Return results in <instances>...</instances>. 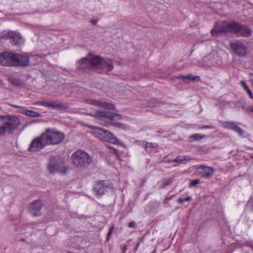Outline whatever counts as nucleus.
I'll return each instance as SVG.
<instances>
[{
    "label": "nucleus",
    "mask_w": 253,
    "mask_h": 253,
    "mask_svg": "<svg viewBox=\"0 0 253 253\" xmlns=\"http://www.w3.org/2000/svg\"><path fill=\"white\" fill-rule=\"evenodd\" d=\"M78 64V69L82 71L94 69L99 72H108L113 69L114 67L111 60H104L98 56L91 54L80 60Z\"/></svg>",
    "instance_id": "1"
},
{
    "label": "nucleus",
    "mask_w": 253,
    "mask_h": 253,
    "mask_svg": "<svg viewBox=\"0 0 253 253\" xmlns=\"http://www.w3.org/2000/svg\"><path fill=\"white\" fill-rule=\"evenodd\" d=\"M240 24L236 22H223L217 24L211 31L213 36L228 33H235L237 35Z\"/></svg>",
    "instance_id": "2"
},
{
    "label": "nucleus",
    "mask_w": 253,
    "mask_h": 253,
    "mask_svg": "<svg viewBox=\"0 0 253 253\" xmlns=\"http://www.w3.org/2000/svg\"><path fill=\"white\" fill-rule=\"evenodd\" d=\"M73 165L79 169L87 168L91 161L90 156L85 152L78 150L72 155Z\"/></svg>",
    "instance_id": "3"
},
{
    "label": "nucleus",
    "mask_w": 253,
    "mask_h": 253,
    "mask_svg": "<svg viewBox=\"0 0 253 253\" xmlns=\"http://www.w3.org/2000/svg\"><path fill=\"white\" fill-rule=\"evenodd\" d=\"M20 121L15 116H7L2 120V124L0 126L1 135L11 134L20 126Z\"/></svg>",
    "instance_id": "4"
},
{
    "label": "nucleus",
    "mask_w": 253,
    "mask_h": 253,
    "mask_svg": "<svg viewBox=\"0 0 253 253\" xmlns=\"http://www.w3.org/2000/svg\"><path fill=\"white\" fill-rule=\"evenodd\" d=\"M47 145H56L60 143L64 139L63 132L54 129L48 128L43 133Z\"/></svg>",
    "instance_id": "5"
},
{
    "label": "nucleus",
    "mask_w": 253,
    "mask_h": 253,
    "mask_svg": "<svg viewBox=\"0 0 253 253\" xmlns=\"http://www.w3.org/2000/svg\"><path fill=\"white\" fill-rule=\"evenodd\" d=\"M89 127L93 129L92 133L95 137H98L100 139L104 141L110 142L114 144H117L118 143L119 141L116 137H115L113 134L107 130L93 126H90Z\"/></svg>",
    "instance_id": "6"
},
{
    "label": "nucleus",
    "mask_w": 253,
    "mask_h": 253,
    "mask_svg": "<svg viewBox=\"0 0 253 253\" xmlns=\"http://www.w3.org/2000/svg\"><path fill=\"white\" fill-rule=\"evenodd\" d=\"M48 169L51 173L56 172L65 173L68 170V168L62 160L57 157H52L48 165Z\"/></svg>",
    "instance_id": "7"
},
{
    "label": "nucleus",
    "mask_w": 253,
    "mask_h": 253,
    "mask_svg": "<svg viewBox=\"0 0 253 253\" xmlns=\"http://www.w3.org/2000/svg\"><path fill=\"white\" fill-rule=\"evenodd\" d=\"M46 145L47 143L42 134L41 136L33 140L30 144L28 150L31 152H38L44 148Z\"/></svg>",
    "instance_id": "8"
},
{
    "label": "nucleus",
    "mask_w": 253,
    "mask_h": 253,
    "mask_svg": "<svg viewBox=\"0 0 253 253\" xmlns=\"http://www.w3.org/2000/svg\"><path fill=\"white\" fill-rule=\"evenodd\" d=\"M232 50L238 56L244 57L247 52V47L246 45L240 41H236L230 43Z\"/></svg>",
    "instance_id": "9"
},
{
    "label": "nucleus",
    "mask_w": 253,
    "mask_h": 253,
    "mask_svg": "<svg viewBox=\"0 0 253 253\" xmlns=\"http://www.w3.org/2000/svg\"><path fill=\"white\" fill-rule=\"evenodd\" d=\"M29 63L28 57L13 53L12 66H27Z\"/></svg>",
    "instance_id": "10"
},
{
    "label": "nucleus",
    "mask_w": 253,
    "mask_h": 253,
    "mask_svg": "<svg viewBox=\"0 0 253 253\" xmlns=\"http://www.w3.org/2000/svg\"><path fill=\"white\" fill-rule=\"evenodd\" d=\"M92 116L98 119L105 118L109 119L111 120H113L115 117H117L119 119H122L123 118L121 115L116 114L111 112L106 111H97L95 112L94 114L92 115Z\"/></svg>",
    "instance_id": "11"
},
{
    "label": "nucleus",
    "mask_w": 253,
    "mask_h": 253,
    "mask_svg": "<svg viewBox=\"0 0 253 253\" xmlns=\"http://www.w3.org/2000/svg\"><path fill=\"white\" fill-rule=\"evenodd\" d=\"M12 52L0 53V65L4 66H12Z\"/></svg>",
    "instance_id": "12"
},
{
    "label": "nucleus",
    "mask_w": 253,
    "mask_h": 253,
    "mask_svg": "<svg viewBox=\"0 0 253 253\" xmlns=\"http://www.w3.org/2000/svg\"><path fill=\"white\" fill-rule=\"evenodd\" d=\"M107 187L105 181H98L94 184L93 190L96 195L101 196L105 194Z\"/></svg>",
    "instance_id": "13"
},
{
    "label": "nucleus",
    "mask_w": 253,
    "mask_h": 253,
    "mask_svg": "<svg viewBox=\"0 0 253 253\" xmlns=\"http://www.w3.org/2000/svg\"><path fill=\"white\" fill-rule=\"evenodd\" d=\"M42 206V202L40 200L34 201L29 206V210L34 216L41 214V210Z\"/></svg>",
    "instance_id": "14"
},
{
    "label": "nucleus",
    "mask_w": 253,
    "mask_h": 253,
    "mask_svg": "<svg viewBox=\"0 0 253 253\" xmlns=\"http://www.w3.org/2000/svg\"><path fill=\"white\" fill-rule=\"evenodd\" d=\"M87 103L90 105L97 106L105 109H115V106L112 104L108 103L105 101H101L94 99H88L86 101Z\"/></svg>",
    "instance_id": "15"
},
{
    "label": "nucleus",
    "mask_w": 253,
    "mask_h": 253,
    "mask_svg": "<svg viewBox=\"0 0 253 253\" xmlns=\"http://www.w3.org/2000/svg\"><path fill=\"white\" fill-rule=\"evenodd\" d=\"M198 169H202L201 171L199 172V175L201 177H208L212 175L214 172L213 169L211 167L203 165L199 166Z\"/></svg>",
    "instance_id": "16"
},
{
    "label": "nucleus",
    "mask_w": 253,
    "mask_h": 253,
    "mask_svg": "<svg viewBox=\"0 0 253 253\" xmlns=\"http://www.w3.org/2000/svg\"><path fill=\"white\" fill-rule=\"evenodd\" d=\"M9 39L14 45H19L23 42V38L21 37L20 33L15 32H12Z\"/></svg>",
    "instance_id": "17"
},
{
    "label": "nucleus",
    "mask_w": 253,
    "mask_h": 253,
    "mask_svg": "<svg viewBox=\"0 0 253 253\" xmlns=\"http://www.w3.org/2000/svg\"><path fill=\"white\" fill-rule=\"evenodd\" d=\"M58 102V101H46V100H42L41 101H38L34 103L35 105H41L43 106H45L46 107L51 108L53 109H57V105Z\"/></svg>",
    "instance_id": "18"
},
{
    "label": "nucleus",
    "mask_w": 253,
    "mask_h": 253,
    "mask_svg": "<svg viewBox=\"0 0 253 253\" xmlns=\"http://www.w3.org/2000/svg\"><path fill=\"white\" fill-rule=\"evenodd\" d=\"M252 33V31L251 29L245 25L240 24L237 35L248 37L250 36Z\"/></svg>",
    "instance_id": "19"
},
{
    "label": "nucleus",
    "mask_w": 253,
    "mask_h": 253,
    "mask_svg": "<svg viewBox=\"0 0 253 253\" xmlns=\"http://www.w3.org/2000/svg\"><path fill=\"white\" fill-rule=\"evenodd\" d=\"M178 79H182L184 82L186 83H189V82L187 81V80H191L192 81H194L196 80L200 81V78L198 76H195L192 74H188L187 76H183L182 75H180L177 77Z\"/></svg>",
    "instance_id": "20"
},
{
    "label": "nucleus",
    "mask_w": 253,
    "mask_h": 253,
    "mask_svg": "<svg viewBox=\"0 0 253 253\" xmlns=\"http://www.w3.org/2000/svg\"><path fill=\"white\" fill-rule=\"evenodd\" d=\"M8 81L12 84L16 86H20L23 84V82L19 78L12 76L8 77Z\"/></svg>",
    "instance_id": "21"
},
{
    "label": "nucleus",
    "mask_w": 253,
    "mask_h": 253,
    "mask_svg": "<svg viewBox=\"0 0 253 253\" xmlns=\"http://www.w3.org/2000/svg\"><path fill=\"white\" fill-rule=\"evenodd\" d=\"M192 160V158H190V157L184 156L183 158H182L178 156L175 158V159L173 160V162L179 163H185V161H191Z\"/></svg>",
    "instance_id": "22"
},
{
    "label": "nucleus",
    "mask_w": 253,
    "mask_h": 253,
    "mask_svg": "<svg viewBox=\"0 0 253 253\" xmlns=\"http://www.w3.org/2000/svg\"><path fill=\"white\" fill-rule=\"evenodd\" d=\"M143 145L144 146V148L146 150H147L149 148H157L158 144L155 143L148 142L147 141H143Z\"/></svg>",
    "instance_id": "23"
},
{
    "label": "nucleus",
    "mask_w": 253,
    "mask_h": 253,
    "mask_svg": "<svg viewBox=\"0 0 253 253\" xmlns=\"http://www.w3.org/2000/svg\"><path fill=\"white\" fill-rule=\"evenodd\" d=\"M11 31H3L0 33V39H10L11 33H12Z\"/></svg>",
    "instance_id": "24"
},
{
    "label": "nucleus",
    "mask_w": 253,
    "mask_h": 253,
    "mask_svg": "<svg viewBox=\"0 0 253 253\" xmlns=\"http://www.w3.org/2000/svg\"><path fill=\"white\" fill-rule=\"evenodd\" d=\"M25 115L32 117H39L40 116V114L39 113L28 109L25 112Z\"/></svg>",
    "instance_id": "25"
},
{
    "label": "nucleus",
    "mask_w": 253,
    "mask_h": 253,
    "mask_svg": "<svg viewBox=\"0 0 253 253\" xmlns=\"http://www.w3.org/2000/svg\"><path fill=\"white\" fill-rule=\"evenodd\" d=\"M205 137L206 136L205 135H201L198 133H195L189 136L190 138L193 139L194 141L201 140Z\"/></svg>",
    "instance_id": "26"
},
{
    "label": "nucleus",
    "mask_w": 253,
    "mask_h": 253,
    "mask_svg": "<svg viewBox=\"0 0 253 253\" xmlns=\"http://www.w3.org/2000/svg\"><path fill=\"white\" fill-rule=\"evenodd\" d=\"M69 108V105L67 104H63L58 102L57 109L60 111H65Z\"/></svg>",
    "instance_id": "27"
},
{
    "label": "nucleus",
    "mask_w": 253,
    "mask_h": 253,
    "mask_svg": "<svg viewBox=\"0 0 253 253\" xmlns=\"http://www.w3.org/2000/svg\"><path fill=\"white\" fill-rule=\"evenodd\" d=\"M235 124V123L233 122H226L222 123V126L225 128L232 129Z\"/></svg>",
    "instance_id": "28"
},
{
    "label": "nucleus",
    "mask_w": 253,
    "mask_h": 253,
    "mask_svg": "<svg viewBox=\"0 0 253 253\" xmlns=\"http://www.w3.org/2000/svg\"><path fill=\"white\" fill-rule=\"evenodd\" d=\"M232 130L237 132L240 135H243L244 132V130L236 124L234 125Z\"/></svg>",
    "instance_id": "29"
},
{
    "label": "nucleus",
    "mask_w": 253,
    "mask_h": 253,
    "mask_svg": "<svg viewBox=\"0 0 253 253\" xmlns=\"http://www.w3.org/2000/svg\"><path fill=\"white\" fill-rule=\"evenodd\" d=\"M191 200V197L188 196L184 198H179L177 200V202L179 204H182L184 202H189Z\"/></svg>",
    "instance_id": "30"
},
{
    "label": "nucleus",
    "mask_w": 253,
    "mask_h": 253,
    "mask_svg": "<svg viewBox=\"0 0 253 253\" xmlns=\"http://www.w3.org/2000/svg\"><path fill=\"white\" fill-rule=\"evenodd\" d=\"M110 152L115 154L117 158H119L120 157V154L118 150L110 147Z\"/></svg>",
    "instance_id": "31"
},
{
    "label": "nucleus",
    "mask_w": 253,
    "mask_h": 253,
    "mask_svg": "<svg viewBox=\"0 0 253 253\" xmlns=\"http://www.w3.org/2000/svg\"><path fill=\"white\" fill-rule=\"evenodd\" d=\"M112 126L118 128H125L126 127L125 125L118 122L112 123Z\"/></svg>",
    "instance_id": "32"
},
{
    "label": "nucleus",
    "mask_w": 253,
    "mask_h": 253,
    "mask_svg": "<svg viewBox=\"0 0 253 253\" xmlns=\"http://www.w3.org/2000/svg\"><path fill=\"white\" fill-rule=\"evenodd\" d=\"M200 183V180L199 179H195L191 181L189 185L190 186L193 187L196 185Z\"/></svg>",
    "instance_id": "33"
},
{
    "label": "nucleus",
    "mask_w": 253,
    "mask_h": 253,
    "mask_svg": "<svg viewBox=\"0 0 253 253\" xmlns=\"http://www.w3.org/2000/svg\"><path fill=\"white\" fill-rule=\"evenodd\" d=\"M172 182V180L171 179H169L167 180H166L165 182H164L163 184V185L162 186V188H164L167 186H168L169 185L171 182Z\"/></svg>",
    "instance_id": "34"
},
{
    "label": "nucleus",
    "mask_w": 253,
    "mask_h": 253,
    "mask_svg": "<svg viewBox=\"0 0 253 253\" xmlns=\"http://www.w3.org/2000/svg\"><path fill=\"white\" fill-rule=\"evenodd\" d=\"M241 84L243 86V87L244 88V89L246 91H247L248 90H249L250 89V88H249L248 86L247 85V84L245 83V82L243 81H242L241 82Z\"/></svg>",
    "instance_id": "35"
},
{
    "label": "nucleus",
    "mask_w": 253,
    "mask_h": 253,
    "mask_svg": "<svg viewBox=\"0 0 253 253\" xmlns=\"http://www.w3.org/2000/svg\"><path fill=\"white\" fill-rule=\"evenodd\" d=\"M136 224L134 221H131L129 223L128 227L130 228H135L136 227Z\"/></svg>",
    "instance_id": "36"
},
{
    "label": "nucleus",
    "mask_w": 253,
    "mask_h": 253,
    "mask_svg": "<svg viewBox=\"0 0 253 253\" xmlns=\"http://www.w3.org/2000/svg\"><path fill=\"white\" fill-rule=\"evenodd\" d=\"M214 128V127L211 126L206 125V126H203L200 127L199 128L200 129H211V128Z\"/></svg>",
    "instance_id": "37"
},
{
    "label": "nucleus",
    "mask_w": 253,
    "mask_h": 253,
    "mask_svg": "<svg viewBox=\"0 0 253 253\" xmlns=\"http://www.w3.org/2000/svg\"><path fill=\"white\" fill-rule=\"evenodd\" d=\"M21 110L19 111V112L21 114H23L24 115H25V112L27 111V110L26 108L22 107L20 108Z\"/></svg>",
    "instance_id": "38"
},
{
    "label": "nucleus",
    "mask_w": 253,
    "mask_h": 253,
    "mask_svg": "<svg viewBox=\"0 0 253 253\" xmlns=\"http://www.w3.org/2000/svg\"><path fill=\"white\" fill-rule=\"evenodd\" d=\"M113 227H112V228H111L108 233V237H107V240H109V237L112 234V233L113 232Z\"/></svg>",
    "instance_id": "39"
},
{
    "label": "nucleus",
    "mask_w": 253,
    "mask_h": 253,
    "mask_svg": "<svg viewBox=\"0 0 253 253\" xmlns=\"http://www.w3.org/2000/svg\"><path fill=\"white\" fill-rule=\"evenodd\" d=\"M247 92H248V94L249 95L250 97L251 98H253V93H252V92L251 90L250 89H249V90H248Z\"/></svg>",
    "instance_id": "40"
},
{
    "label": "nucleus",
    "mask_w": 253,
    "mask_h": 253,
    "mask_svg": "<svg viewBox=\"0 0 253 253\" xmlns=\"http://www.w3.org/2000/svg\"><path fill=\"white\" fill-rule=\"evenodd\" d=\"M173 196H170V197H167L165 198V200H164V202H166L167 201H168L169 200H170L171 199V198H172Z\"/></svg>",
    "instance_id": "41"
},
{
    "label": "nucleus",
    "mask_w": 253,
    "mask_h": 253,
    "mask_svg": "<svg viewBox=\"0 0 253 253\" xmlns=\"http://www.w3.org/2000/svg\"><path fill=\"white\" fill-rule=\"evenodd\" d=\"M126 250L127 246L126 245H124L122 249V253H126Z\"/></svg>",
    "instance_id": "42"
},
{
    "label": "nucleus",
    "mask_w": 253,
    "mask_h": 253,
    "mask_svg": "<svg viewBox=\"0 0 253 253\" xmlns=\"http://www.w3.org/2000/svg\"><path fill=\"white\" fill-rule=\"evenodd\" d=\"M139 245H140V242H138L136 245V247H135V251H136L138 249V248L139 247Z\"/></svg>",
    "instance_id": "43"
},
{
    "label": "nucleus",
    "mask_w": 253,
    "mask_h": 253,
    "mask_svg": "<svg viewBox=\"0 0 253 253\" xmlns=\"http://www.w3.org/2000/svg\"><path fill=\"white\" fill-rule=\"evenodd\" d=\"M248 109L249 111L253 113V105L250 106Z\"/></svg>",
    "instance_id": "44"
},
{
    "label": "nucleus",
    "mask_w": 253,
    "mask_h": 253,
    "mask_svg": "<svg viewBox=\"0 0 253 253\" xmlns=\"http://www.w3.org/2000/svg\"><path fill=\"white\" fill-rule=\"evenodd\" d=\"M11 106L12 107H14V108H21V106H17V105H12Z\"/></svg>",
    "instance_id": "45"
},
{
    "label": "nucleus",
    "mask_w": 253,
    "mask_h": 253,
    "mask_svg": "<svg viewBox=\"0 0 253 253\" xmlns=\"http://www.w3.org/2000/svg\"><path fill=\"white\" fill-rule=\"evenodd\" d=\"M92 23L93 24V25H95L97 23V21H95V20H92L91 21Z\"/></svg>",
    "instance_id": "46"
},
{
    "label": "nucleus",
    "mask_w": 253,
    "mask_h": 253,
    "mask_svg": "<svg viewBox=\"0 0 253 253\" xmlns=\"http://www.w3.org/2000/svg\"><path fill=\"white\" fill-rule=\"evenodd\" d=\"M3 83L2 82V81L0 80V85H3Z\"/></svg>",
    "instance_id": "47"
},
{
    "label": "nucleus",
    "mask_w": 253,
    "mask_h": 253,
    "mask_svg": "<svg viewBox=\"0 0 253 253\" xmlns=\"http://www.w3.org/2000/svg\"><path fill=\"white\" fill-rule=\"evenodd\" d=\"M156 252V250H154L152 253H155Z\"/></svg>",
    "instance_id": "48"
},
{
    "label": "nucleus",
    "mask_w": 253,
    "mask_h": 253,
    "mask_svg": "<svg viewBox=\"0 0 253 253\" xmlns=\"http://www.w3.org/2000/svg\"><path fill=\"white\" fill-rule=\"evenodd\" d=\"M252 84H253V80H252Z\"/></svg>",
    "instance_id": "49"
}]
</instances>
